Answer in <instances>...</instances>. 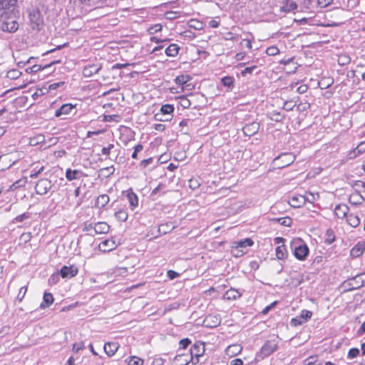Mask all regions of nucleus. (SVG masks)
<instances>
[{
    "instance_id": "32",
    "label": "nucleus",
    "mask_w": 365,
    "mask_h": 365,
    "mask_svg": "<svg viewBox=\"0 0 365 365\" xmlns=\"http://www.w3.org/2000/svg\"><path fill=\"white\" fill-rule=\"evenodd\" d=\"M179 49L180 47L177 44L173 43L166 48L165 53L168 56L175 57L178 55Z\"/></svg>"
},
{
    "instance_id": "49",
    "label": "nucleus",
    "mask_w": 365,
    "mask_h": 365,
    "mask_svg": "<svg viewBox=\"0 0 365 365\" xmlns=\"http://www.w3.org/2000/svg\"><path fill=\"white\" fill-rule=\"evenodd\" d=\"M279 53V50L277 47L272 46H269L266 49V53L268 56H275Z\"/></svg>"
},
{
    "instance_id": "38",
    "label": "nucleus",
    "mask_w": 365,
    "mask_h": 365,
    "mask_svg": "<svg viewBox=\"0 0 365 365\" xmlns=\"http://www.w3.org/2000/svg\"><path fill=\"white\" fill-rule=\"evenodd\" d=\"M188 25L190 28H192L195 30H201L203 28L202 22L196 19L190 20Z\"/></svg>"
},
{
    "instance_id": "19",
    "label": "nucleus",
    "mask_w": 365,
    "mask_h": 365,
    "mask_svg": "<svg viewBox=\"0 0 365 365\" xmlns=\"http://www.w3.org/2000/svg\"><path fill=\"white\" fill-rule=\"evenodd\" d=\"M259 123L254 122L243 127L242 130L245 135L251 136L259 130Z\"/></svg>"
},
{
    "instance_id": "24",
    "label": "nucleus",
    "mask_w": 365,
    "mask_h": 365,
    "mask_svg": "<svg viewBox=\"0 0 365 365\" xmlns=\"http://www.w3.org/2000/svg\"><path fill=\"white\" fill-rule=\"evenodd\" d=\"M349 207L344 204H340L335 207L334 213L338 218L343 219L346 217Z\"/></svg>"
},
{
    "instance_id": "43",
    "label": "nucleus",
    "mask_w": 365,
    "mask_h": 365,
    "mask_svg": "<svg viewBox=\"0 0 365 365\" xmlns=\"http://www.w3.org/2000/svg\"><path fill=\"white\" fill-rule=\"evenodd\" d=\"M144 363V361L137 356H130L128 359V365H143Z\"/></svg>"
},
{
    "instance_id": "13",
    "label": "nucleus",
    "mask_w": 365,
    "mask_h": 365,
    "mask_svg": "<svg viewBox=\"0 0 365 365\" xmlns=\"http://www.w3.org/2000/svg\"><path fill=\"white\" fill-rule=\"evenodd\" d=\"M365 251V242L359 241L358 242L351 250L350 255L356 258L360 257Z\"/></svg>"
},
{
    "instance_id": "10",
    "label": "nucleus",
    "mask_w": 365,
    "mask_h": 365,
    "mask_svg": "<svg viewBox=\"0 0 365 365\" xmlns=\"http://www.w3.org/2000/svg\"><path fill=\"white\" fill-rule=\"evenodd\" d=\"M78 268L74 265L63 266L60 271L62 278H71L78 274Z\"/></svg>"
},
{
    "instance_id": "30",
    "label": "nucleus",
    "mask_w": 365,
    "mask_h": 365,
    "mask_svg": "<svg viewBox=\"0 0 365 365\" xmlns=\"http://www.w3.org/2000/svg\"><path fill=\"white\" fill-rule=\"evenodd\" d=\"M43 299V302L40 304L41 309H45L46 307H48L53 302V297L51 293H44Z\"/></svg>"
},
{
    "instance_id": "11",
    "label": "nucleus",
    "mask_w": 365,
    "mask_h": 365,
    "mask_svg": "<svg viewBox=\"0 0 365 365\" xmlns=\"http://www.w3.org/2000/svg\"><path fill=\"white\" fill-rule=\"evenodd\" d=\"M174 111V107L170 104H165L162 106L159 113L155 114V119L158 121H164L168 119H163V115L171 114Z\"/></svg>"
},
{
    "instance_id": "9",
    "label": "nucleus",
    "mask_w": 365,
    "mask_h": 365,
    "mask_svg": "<svg viewBox=\"0 0 365 365\" xmlns=\"http://www.w3.org/2000/svg\"><path fill=\"white\" fill-rule=\"evenodd\" d=\"M117 246L118 244L113 239H108L101 242L98 248L101 252H108L115 249Z\"/></svg>"
},
{
    "instance_id": "4",
    "label": "nucleus",
    "mask_w": 365,
    "mask_h": 365,
    "mask_svg": "<svg viewBox=\"0 0 365 365\" xmlns=\"http://www.w3.org/2000/svg\"><path fill=\"white\" fill-rule=\"evenodd\" d=\"M192 362L193 364L198 363L199 360L197 359L195 360L192 356L189 354H180L177 355L173 361V365H187L190 362Z\"/></svg>"
},
{
    "instance_id": "31",
    "label": "nucleus",
    "mask_w": 365,
    "mask_h": 365,
    "mask_svg": "<svg viewBox=\"0 0 365 365\" xmlns=\"http://www.w3.org/2000/svg\"><path fill=\"white\" fill-rule=\"evenodd\" d=\"M364 197L363 196L358 192H353L350 196H349V202L353 204V205H360L364 201Z\"/></svg>"
},
{
    "instance_id": "62",
    "label": "nucleus",
    "mask_w": 365,
    "mask_h": 365,
    "mask_svg": "<svg viewBox=\"0 0 365 365\" xmlns=\"http://www.w3.org/2000/svg\"><path fill=\"white\" fill-rule=\"evenodd\" d=\"M296 106L295 103H293V102L292 101H287L284 103V109L287 110V111H289V110H292L294 107Z\"/></svg>"
},
{
    "instance_id": "23",
    "label": "nucleus",
    "mask_w": 365,
    "mask_h": 365,
    "mask_svg": "<svg viewBox=\"0 0 365 365\" xmlns=\"http://www.w3.org/2000/svg\"><path fill=\"white\" fill-rule=\"evenodd\" d=\"M242 294V293L239 289L230 288L225 292L224 298L227 300H235L240 298Z\"/></svg>"
},
{
    "instance_id": "7",
    "label": "nucleus",
    "mask_w": 365,
    "mask_h": 365,
    "mask_svg": "<svg viewBox=\"0 0 365 365\" xmlns=\"http://www.w3.org/2000/svg\"><path fill=\"white\" fill-rule=\"evenodd\" d=\"M278 348V342L276 340H269L261 348V353L264 356L270 355Z\"/></svg>"
},
{
    "instance_id": "35",
    "label": "nucleus",
    "mask_w": 365,
    "mask_h": 365,
    "mask_svg": "<svg viewBox=\"0 0 365 365\" xmlns=\"http://www.w3.org/2000/svg\"><path fill=\"white\" fill-rule=\"evenodd\" d=\"M127 199L132 207V209L135 208L138 205V196L133 192H130L127 194Z\"/></svg>"
},
{
    "instance_id": "26",
    "label": "nucleus",
    "mask_w": 365,
    "mask_h": 365,
    "mask_svg": "<svg viewBox=\"0 0 365 365\" xmlns=\"http://www.w3.org/2000/svg\"><path fill=\"white\" fill-rule=\"evenodd\" d=\"M242 350L241 345L240 344H232L226 349V354L230 357L235 356L239 354Z\"/></svg>"
},
{
    "instance_id": "29",
    "label": "nucleus",
    "mask_w": 365,
    "mask_h": 365,
    "mask_svg": "<svg viewBox=\"0 0 365 365\" xmlns=\"http://www.w3.org/2000/svg\"><path fill=\"white\" fill-rule=\"evenodd\" d=\"M234 244H235L234 248L236 250H237L238 248H245L247 247H251L252 245H253L254 242L250 238H246L245 240L235 242Z\"/></svg>"
},
{
    "instance_id": "52",
    "label": "nucleus",
    "mask_w": 365,
    "mask_h": 365,
    "mask_svg": "<svg viewBox=\"0 0 365 365\" xmlns=\"http://www.w3.org/2000/svg\"><path fill=\"white\" fill-rule=\"evenodd\" d=\"M297 108L299 111L303 112L310 108V104L308 102H302L297 105Z\"/></svg>"
},
{
    "instance_id": "45",
    "label": "nucleus",
    "mask_w": 365,
    "mask_h": 365,
    "mask_svg": "<svg viewBox=\"0 0 365 365\" xmlns=\"http://www.w3.org/2000/svg\"><path fill=\"white\" fill-rule=\"evenodd\" d=\"M304 197L306 202L313 203L319 198V195L318 193L307 192Z\"/></svg>"
},
{
    "instance_id": "16",
    "label": "nucleus",
    "mask_w": 365,
    "mask_h": 365,
    "mask_svg": "<svg viewBox=\"0 0 365 365\" xmlns=\"http://www.w3.org/2000/svg\"><path fill=\"white\" fill-rule=\"evenodd\" d=\"M75 108V106L71 103H66L62 105L60 108L57 109L55 112L56 117H60L63 115H68L71 113L72 110Z\"/></svg>"
},
{
    "instance_id": "51",
    "label": "nucleus",
    "mask_w": 365,
    "mask_h": 365,
    "mask_svg": "<svg viewBox=\"0 0 365 365\" xmlns=\"http://www.w3.org/2000/svg\"><path fill=\"white\" fill-rule=\"evenodd\" d=\"M312 313L310 311L308 310H302L300 314V319L303 320L304 322L307 321L308 319H310L312 317Z\"/></svg>"
},
{
    "instance_id": "8",
    "label": "nucleus",
    "mask_w": 365,
    "mask_h": 365,
    "mask_svg": "<svg viewBox=\"0 0 365 365\" xmlns=\"http://www.w3.org/2000/svg\"><path fill=\"white\" fill-rule=\"evenodd\" d=\"M205 352V344L203 343H196L192 346L190 350V355L196 360H199V357L202 356Z\"/></svg>"
},
{
    "instance_id": "37",
    "label": "nucleus",
    "mask_w": 365,
    "mask_h": 365,
    "mask_svg": "<svg viewBox=\"0 0 365 365\" xmlns=\"http://www.w3.org/2000/svg\"><path fill=\"white\" fill-rule=\"evenodd\" d=\"M347 222L351 227H356L360 223V220L358 216L351 214L347 216Z\"/></svg>"
},
{
    "instance_id": "40",
    "label": "nucleus",
    "mask_w": 365,
    "mask_h": 365,
    "mask_svg": "<svg viewBox=\"0 0 365 365\" xmlns=\"http://www.w3.org/2000/svg\"><path fill=\"white\" fill-rule=\"evenodd\" d=\"M351 61V58L347 54H341L338 57V63L340 66H346Z\"/></svg>"
},
{
    "instance_id": "50",
    "label": "nucleus",
    "mask_w": 365,
    "mask_h": 365,
    "mask_svg": "<svg viewBox=\"0 0 365 365\" xmlns=\"http://www.w3.org/2000/svg\"><path fill=\"white\" fill-rule=\"evenodd\" d=\"M222 83L225 86L230 88L233 86V78L230 76H225L222 78Z\"/></svg>"
},
{
    "instance_id": "39",
    "label": "nucleus",
    "mask_w": 365,
    "mask_h": 365,
    "mask_svg": "<svg viewBox=\"0 0 365 365\" xmlns=\"http://www.w3.org/2000/svg\"><path fill=\"white\" fill-rule=\"evenodd\" d=\"M303 365H320L317 356H311L303 361Z\"/></svg>"
},
{
    "instance_id": "22",
    "label": "nucleus",
    "mask_w": 365,
    "mask_h": 365,
    "mask_svg": "<svg viewBox=\"0 0 365 365\" xmlns=\"http://www.w3.org/2000/svg\"><path fill=\"white\" fill-rule=\"evenodd\" d=\"M365 143H361L356 148L349 151L347 155V158L349 160H352L356 158L358 155L361 154L364 151H365Z\"/></svg>"
},
{
    "instance_id": "48",
    "label": "nucleus",
    "mask_w": 365,
    "mask_h": 365,
    "mask_svg": "<svg viewBox=\"0 0 365 365\" xmlns=\"http://www.w3.org/2000/svg\"><path fill=\"white\" fill-rule=\"evenodd\" d=\"M355 280H360L356 288H360L365 285V272L355 276Z\"/></svg>"
},
{
    "instance_id": "57",
    "label": "nucleus",
    "mask_w": 365,
    "mask_h": 365,
    "mask_svg": "<svg viewBox=\"0 0 365 365\" xmlns=\"http://www.w3.org/2000/svg\"><path fill=\"white\" fill-rule=\"evenodd\" d=\"M29 217V215L27 213H24L22 215H18L16 217H15L13 220V222H22L24 220H26Z\"/></svg>"
},
{
    "instance_id": "14",
    "label": "nucleus",
    "mask_w": 365,
    "mask_h": 365,
    "mask_svg": "<svg viewBox=\"0 0 365 365\" xmlns=\"http://www.w3.org/2000/svg\"><path fill=\"white\" fill-rule=\"evenodd\" d=\"M17 0H0V10L11 11L17 5Z\"/></svg>"
},
{
    "instance_id": "20",
    "label": "nucleus",
    "mask_w": 365,
    "mask_h": 365,
    "mask_svg": "<svg viewBox=\"0 0 365 365\" xmlns=\"http://www.w3.org/2000/svg\"><path fill=\"white\" fill-rule=\"evenodd\" d=\"M119 348V344L116 342H107L104 345V351L108 356H113Z\"/></svg>"
},
{
    "instance_id": "28",
    "label": "nucleus",
    "mask_w": 365,
    "mask_h": 365,
    "mask_svg": "<svg viewBox=\"0 0 365 365\" xmlns=\"http://www.w3.org/2000/svg\"><path fill=\"white\" fill-rule=\"evenodd\" d=\"M280 63H284L287 66L284 70L289 73H295L297 71V63H294L291 58L287 61H281Z\"/></svg>"
},
{
    "instance_id": "2",
    "label": "nucleus",
    "mask_w": 365,
    "mask_h": 365,
    "mask_svg": "<svg viewBox=\"0 0 365 365\" xmlns=\"http://www.w3.org/2000/svg\"><path fill=\"white\" fill-rule=\"evenodd\" d=\"M29 25L33 31H39L44 26L43 18L40 10L34 7L28 10Z\"/></svg>"
},
{
    "instance_id": "12",
    "label": "nucleus",
    "mask_w": 365,
    "mask_h": 365,
    "mask_svg": "<svg viewBox=\"0 0 365 365\" xmlns=\"http://www.w3.org/2000/svg\"><path fill=\"white\" fill-rule=\"evenodd\" d=\"M221 322V319L218 315L210 314L205 317L203 321V324L207 327H216Z\"/></svg>"
},
{
    "instance_id": "25",
    "label": "nucleus",
    "mask_w": 365,
    "mask_h": 365,
    "mask_svg": "<svg viewBox=\"0 0 365 365\" xmlns=\"http://www.w3.org/2000/svg\"><path fill=\"white\" fill-rule=\"evenodd\" d=\"M93 229L96 234H106L110 230V226L106 222H99L95 224Z\"/></svg>"
},
{
    "instance_id": "44",
    "label": "nucleus",
    "mask_w": 365,
    "mask_h": 365,
    "mask_svg": "<svg viewBox=\"0 0 365 365\" xmlns=\"http://www.w3.org/2000/svg\"><path fill=\"white\" fill-rule=\"evenodd\" d=\"M190 79V77L188 75H181L179 76H177L175 81V83L178 85H184L187 83V81H189Z\"/></svg>"
},
{
    "instance_id": "46",
    "label": "nucleus",
    "mask_w": 365,
    "mask_h": 365,
    "mask_svg": "<svg viewBox=\"0 0 365 365\" xmlns=\"http://www.w3.org/2000/svg\"><path fill=\"white\" fill-rule=\"evenodd\" d=\"M21 75V72L17 69H11L7 72L6 76L10 79H17Z\"/></svg>"
},
{
    "instance_id": "34",
    "label": "nucleus",
    "mask_w": 365,
    "mask_h": 365,
    "mask_svg": "<svg viewBox=\"0 0 365 365\" xmlns=\"http://www.w3.org/2000/svg\"><path fill=\"white\" fill-rule=\"evenodd\" d=\"M276 256L279 259H284L287 256V249L284 245H279L276 248Z\"/></svg>"
},
{
    "instance_id": "6",
    "label": "nucleus",
    "mask_w": 365,
    "mask_h": 365,
    "mask_svg": "<svg viewBox=\"0 0 365 365\" xmlns=\"http://www.w3.org/2000/svg\"><path fill=\"white\" fill-rule=\"evenodd\" d=\"M308 254L309 248L306 244L300 242L299 245H296L294 248V255L299 260H304Z\"/></svg>"
},
{
    "instance_id": "53",
    "label": "nucleus",
    "mask_w": 365,
    "mask_h": 365,
    "mask_svg": "<svg viewBox=\"0 0 365 365\" xmlns=\"http://www.w3.org/2000/svg\"><path fill=\"white\" fill-rule=\"evenodd\" d=\"M224 38L226 41H235L238 38V35H236L232 32H227L225 34Z\"/></svg>"
},
{
    "instance_id": "41",
    "label": "nucleus",
    "mask_w": 365,
    "mask_h": 365,
    "mask_svg": "<svg viewBox=\"0 0 365 365\" xmlns=\"http://www.w3.org/2000/svg\"><path fill=\"white\" fill-rule=\"evenodd\" d=\"M115 216L118 220L121 222H125L128 219V213L125 210L123 209H120L115 212Z\"/></svg>"
},
{
    "instance_id": "42",
    "label": "nucleus",
    "mask_w": 365,
    "mask_h": 365,
    "mask_svg": "<svg viewBox=\"0 0 365 365\" xmlns=\"http://www.w3.org/2000/svg\"><path fill=\"white\" fill-rule=\"evenodd\" d=\"M180 16V12L169 11L164 14V17L168 20H173Z\"/></svg>"
},
{
    "instance_id": "60",
    "label": "nucleus",
    "mask_w": 365,
    "mask_h": 365,
    "mask_svg": "<svg viewBox=\"0 0 365 365\" xmlns=\"http://www.w3.org/2000/svg\"><path fill=\"white\" fill-rule=\"evenodd\" d=\"M333 0H317V4L319 7L325 8L331 4Z\"/></svg>"
},
{
    "instance_id": "5",
    "label": "nucleus",
    "mask_w": 365,
    "mask_h": 365,
    "mask_svg": "<svg viewBox=\"0 0 365 365\" xmlns=\"http://www.w3.org/2000/svg\"><path fill=\"white\" fill-rule=\"evenodd\" d=\"M51 187V182L46 178L39 180L35 187L36 193L38 195H45Z\"/></svg>"
},
{
    "instance_id": "33",
    "label": "nucleus",
    "mask_w": 365,
    "mask_h": 365,
    "mask_svg": "<svg viewBox=\"0 0 365 365\" xmlns=\"http://www.w3.org/2000/svg\"><path fill=\"white\" fill-rule=\"evenodd\" d=\"M108 195L104 194L99 195L96 200V206L100 208L105 207L109 202Z\"/></svg>"
},
{
    "instance_id": "17",
    "label": "nucleus",
    "mask_w": 365,
    "mask_h": 365,
    "mask_svg": "<svg viewBox=\"0 0 365 365\" xmlns=\"http://www.w3.org/2000/svg\"><path fill=\"white\" fill-rule=\"evenodd\" d=\"M101 69V65L92 64L85 66L83 70V74L85 77H91L97 73Z\"/></svg>"
},
{
    "instance_id": "27",
    "label": "nucleus",
    "mask_w": 365,
    "mask_h": 365,
    "mask_svg": "<svg viewBox=\"0 0 365 365\" xmlns=\"http://www.w3.org/2000/svg\"><path fill=\"white\" fill-rule=\"evenodd\" d=\"M60 62L61 61L59 60L58 61H52L51 63L47 64V65H46L44 66H41V65H34V66H32L31 67L27 68L26 69V72L28 73H34L38 72V71L45 69L46 68H48V67H50L53 64L58 63Z\"/></svg>"
},
{
    "instance_id": "3",
    "label": "nucleus",
    "mask_w": 365,
    "mask_h": 365,
    "mask_svg": "<svg viewBox=\"0 0 365 365\" xmlns=\"http://www.w3.org/2000/svg\"><path fill=\"white\" fill-rule=\"evenodd\" d=\"M296 157L292 153H284L275 158L272 161V167L275 169H282L291 165Z\"/></svg>"
},
{
    "instance_id": "15",
    "label": "nucleus",
    "mask_w": 365,
    "mask_h": 365,
    "mask_svg": "<svg viewBox=\"0 0 365 365\" xmlns=\"http://www.w3.org/2000/svg\"><path fill=\"white\" fill-rule=\"evenodd\" d=\"M306 202L304 195H294L289 200V204L293 207H300L303 206Z\"/></svg>"
},
{
    "instance_id": "64",
    "label": "nucleus",
    "mask_w": 365,
    "mask_h": 365,
    "mask_svg": "<svg viewBox=\"0 0 365 365\" xmlns=\"http://www.w3.org/2000/svg\"><path fill=\"white\" fill-rule=\"evenodd\" d=\"M255 69H257V66H253L250 67H246L242 71V74L243 76L246 75L247 73L251 74Z\"/></svg>"
},
{
    "instance_id": "36",
    "label": "nucleus",
    "mask_w": 365,
    "mask_h": 365,
    "mask_svg": "<svg viewBox=\"0 0 365 365\" xmlns=\"http://www.w3.org/2000/svg\"><path fill=\"white\" fill-rule=\"evenodd\" d=\"M81 4H83L86 8L85 9V11H91L96 9V0H78Z\"/></svg>"
},
{
    "instance_id": "54",
    "label": "nucleus",
    "mask_w": 365,
    "mask_h": 365,
    "mask_svg": "<svg viewBox=\"0 0 365 365\" xmlns=\"http://www.w3.org/2000/svg\"><path fill=\"white\" fill-rule=\"evenodd\" d=\"M190 344L191 341L187 338L181 339L179 342L180 348L185 349Z\"/></svg>"
},
{
    "instance_id": "61",
    "label": "nucleus",
    "mask_w": 365,
    "mask_h": 365,
    "mask_svg": "<svg viewBox=\"0 0 365 365\" xmlns=\"http://www.w3.org/2000/svg\"><path fill=\"white\" fill-rule=\"evenodd\" d=\"M161 29H162V26L160 24H155L149 29V32H150V34H153L158 31H160Z\"/></svg>"
},
{
    "instance_id": "18",
    "label": "nucleus",
    "mask_w": 365,
    "mask_h": 365,
    "mask_svg": "<svg viewBox=\"0 0 365 365\" xmlns=\"http://www.w3.org/2000/svg\"><path fill=\"white\" fill-rule=\"evenodd\" d=\"M297 9V4L294 0H283L281 6V11L284 12H292Z\"/></svg>"
},
{
    "instance_id": "56",
    "label": "nucleus",
    "mask_w": 365,
    "mask_h": 365,
    "mask_svg": "<svg viewBox=\"0 0 365 365\" xmlns=\"http://www.w3.org/2000/svg\"><path fill=\"white\" fill-rule=\"evenodd\" d=\"M359 354V350L357 348H352L349 351L348 357L353 359L356 357Z\"/></svg>"
},
{
    "instance_id": "47",
    "label": "nucleus",
    "mask_w": 365,
    "mask_h": 365,
    "mask_svg": "<svg viewBox=\"0 0 365 365\" xmlns=\"http://www.w3.org/2000/svg\"><path fill=\"white\" fill-rule=\"evenodd\" d=\"M279 223L285 227H290L292 224V220L289 217H279Z\"/></svg>"
},
{
    "instance_id": "21",
    "label": "nucleus",
    "mask_w": 365,
    "mask_h": 365,
    "mask_svg": "<svg viewBox=\"0 0 365 365\" xmlns=\"http://www.w3.org/2000/svg\"><path fill=\"white\" fill-rule=\"evenodd\" d=\"M82 176H83V173L78 170H71V168H68L66 171V178L69 181L78 180Z\"/></svg>"
},
{
    "instance_id": "63",
    "label": "nucleus",
    "mask_w": 365,
    "mask_h": 365,
    "mask_svg": "<svg viewBox=\"0 0 365 365\" xmlns=\"http://www.w3.org/2000/svg\"><path fill=\"white\" fill-rule=\"evenodd\" d=\"M333 83H334V81L332 79L327 78V79L322 80V81L320 83V85H322L324 86V87H322V88H328L329 86H330Z\"/></svg>"
},
{
    "instance_id": "58",
    "label": "nucleus",
    "mask_w": 365,
    "mask_h": 365,
    "mask_svg": "<svg viewBox=\"0 0 365 365\" xmlns=\"http://www.w3.org/2000/svg\"><path fill=\"white\" fill-rule=\"evenodd\" d=\"M283 115H281L279 113H273L271 114L270 118L276 122H280L283 119Z\"/></svg>"
},
{
    "instance_id": "1",
    "label": "nucleus",
    "mask_w": 365,
    "mask_h": 365,
    "mask_svg": "<svg viewBox=\"0 0 365 365\" xmlns=\"http://www.w3.org/2000/svg\"><path fill=\"white\" fill-rule=\"evenodd\" d=\"M19 24L16 15L8 11H0V29L4 32L14 33Z\"/></svg>"
},
{
    "instance_id": "59",
    "label": "nucleus",
    "mask_w": 365,
    "mask_h": 365,
    "mask_svg": "<svg viewBox=\"0 0 365 365\" xmlns=\"http://www.w3.org/2000/svg\"><path fill=\"white\" fill-rule=\"evenodd\" d=\"M327 238L326 241L328 242L329 244L332 243L334 241V235L333 231L331 230H328L327 231Z\"/></svg>"
},
{
    "instance_id": "55",
    "label": "nucleus",
    "mask_w": 365,
    "mask_h": 365,
    "mask_svg": "<svg viewBox=\"0 0 365 365\" xmlns=\"http://www.w3.org/2000/svg\"><path fill=\"white\" fill-rule=\"evenodd\" d=\"M26 292L27 287L26 286L21 287L20 288L19 294L17 295V299L19 300V302H21L24 299Z\"/></svg>"
}]
</instances>
